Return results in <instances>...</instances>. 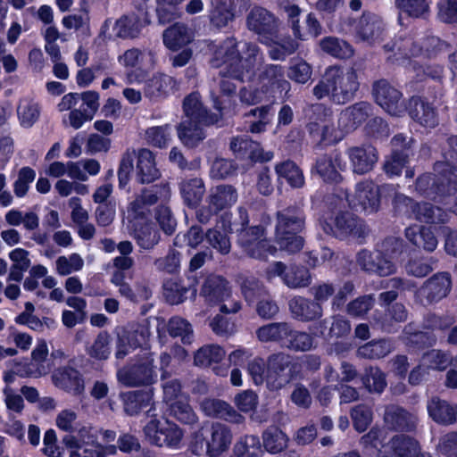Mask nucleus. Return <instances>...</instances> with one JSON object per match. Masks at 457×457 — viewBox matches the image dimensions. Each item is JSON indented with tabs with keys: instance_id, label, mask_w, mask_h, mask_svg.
Instances as JSON below:
<instances>
[{
	"instance_id": "c03bdc74",
	"label": "nucleus",
	"mask_w": 457,
	"mask_h": 457,
	"mask_svg": "<svg viewBox=\"0 0 457 457\" xmlns=\"http://www.w3.org/2000/svg\"><path fill=\"white\" fill-rule=\"evenodd\" d=\"M275 171L278 179H284L295 188L304 185V177L301 169L292 161H285L276 164Z\"/></svg>"
},
{
	"instance_id": "ea45409f",
	"label": "nucleus",
	"mask_w": 457,
	"mask_h": 457,
	"mask_svg": "<svg viewBox=\"0 0 457 457\" xmlns=\"http://www.w3.org/2000/svg\"><path fill=\"white\" fill-rule=\"evenodd\" d=\"M384 420L391 429L395 430L411 429L416 423L413 415L395 405L386 407Z\"/></svg>"
},
{
	"instance_id": "4d7b16f0",
	"label": "nucleus",
	"mask_w": 457,
	"mask_h": 457,
	"mask_svg": "<svg viewBox=\"0 0 457 457\" xmlns=\"http://www.w3.org/2000/svg\"><path fill=\"white\" fill-rule=\"evenodd\" d=\"M234 451L238 457H258L262 453L259 437L245 436L235 445Z\"/></svg>"
},
{
	"instance_id": "e2e57ef3",
	"label": "nucleus",
	"mask_w": 457,
	"mask_h": 457,
	"mask_svg": "<svg viewBox=\"0 0 457 457\" xmlns=\"http://www.w3.org/2000/svg\"><path fill=\"white\" fill-rule=\"evenodd\" d=\"M362 383L369 392L381 393L386 386L385 374L377 367H370L365 370Z\"/></svg>"
},
{
	"instance_id": "680f3d73",
	"label": "nucleus",
	"mask_w": 457,
	"mask_h": 457,
	"mask_svg": "<svg viewBox=\"0 0 457 457\" xmlns=\"http://www.w3.org/2000/svg\"><path fill=\"white\" fill-rule=\"evenodd\" d=\"M170 406V414L185 424H194L197 420V416L187 403V397L172 403Z\"/></svg>"
},
{
	"instance_id": "4468645a",
	"label": "nucleus",
	"mask_w": 457,
	"mask_h": 457,
	"mask_svg": "<svg viewBox=\"0 0 457 457\" xmlns=\"http://www.w3.org/2000/svg\"><path fill=\"white\" fill-rule=\"evenodd\" d=\"M201 295L209 303H219L220 312L224 313H234L239 311L240 304L237 301L230 300V289L227 281L220 276H210L204 281Z\"/></svg>"
},
{
	"instance_id": "3c124183",
	"label": "nucleus",
	"mask_w": 457,
	"mask_h": 457,
	"mask_svg": "<svg viewBox=\"0 0 457 457\" xmlns=\"http://www.w3.org/2000/svg\"><path fill=\"white\" fill-rule=\"evenodd\" d=\"M171 126L169 124L153 126L145 129V140L152 146L164 148L171 139Z\"/></svg>"
},
{
	"instance_id": "7c9ffc66",
	"label": "nucleus",
	"mask_w": 457,
	"mask_h": 457,
	"mask_svg": "<svg viewBox=\"0 0 457 457\" xmlns=\"http://www.w3.org/2000/svg\"><path fill=\"white\" fill-rule=\"evenodd\" d=\"M174 83L170 76L162 73L155 74L145 82L144 95L151 102H158L168 96Z\"/></svg>"
},
{
	"instance_id": "c9c22d12",
	"label": "nucleus",
	"mask_w": 457,
	"mask_h": 457,
	"mask_svg": "<svg viewBox=\"0 0 457 457\" xmlns=\"http://www.w3.org/2000/svg\"><path fill=\"white\" fill-rule=\"evenodd\" d=\"M147 21L144 14H130L119 19L114 25V31L119 37L133 38L139 35Z\"/></svg>"
},
{
	"instance_id": "ddd939ff",
	"label": "nucleus",
	"mask_w": 457,
	"mask_h": 457,
	"mask_svg": "<svg viewBox=\"0 0 457 457\" xmlns=\"http://www.w3.org/2000/svg\"><path fill=\"white\" fill-rule=\"evenodd\" d=\"M237 200L236 189L228 185L218 186L211 189L207 197V205H204L196 212L199 222L205 224L219 212L231 207Z\"/></svg>"
},
{
	"instance_id": "f704fd0d",
	"label": "nucleus",
	"mask_w": 457,
	"mask_h": 457,
	"mask_svg": "<svg viewBox=\"0 0 457 457\" xmlns=\"http://www.w3.org/2000/svg\"><path fill=\"white\" fill-rule=\"evenodd\" d=\"M204 120H184L178 128V135L182 143L189 147L196 145L205 137Z\"/></svg>"
},
{
	"instance_id": "a878e982",
	"label": "nucleus",
	"mask_w": 457,
	"mask_h": 457,
	"mask_svg": "<svg viewBox=\"0 0 457 457\" xmlns=\"http://www.w3.org/2000/svg\"><path fill=\"white\" fill-rule=\"evenodd\" d=\"M52 380L55 386L75 395L82 394L85 390L82 376L77 370L70 367L55 370Z\"/></svg>"
},
{
	"instance_id": "1a4fd4ad",
	"label": "nucleus",
	"mask_w": 457,
	"mask_h": 457,
	"mask_svg": "<svg viewBox=\"0 0 457 457\" xmlns=\"http://www.w3.org/2000/svg\"><path fill=\"white\" fill-rule=\"evenodd\" d=\"M393 202L398 214L413 218L421 222L445 223L449 219L448 212L443 209L435 207L428 203H414L412 199L403 194L395 193Z\"/></svg>"
},
{
	"instance_id": "393cba45",
	"label": "nucleus",
	"mask_w": 457,
	"mask_h": 457,
	"mask_svg": "<svg viewBox=\"0 0 457 457\" xmlns=\"http://www.w3.org/2000/svg\"><path fill=\"white\" fill-rule=\"evenodd\" d=\"M230 149L240 157L248 156L254 162H269L273 158L272 152H265L259 143L251 140L248 137H237L230 142Z\"/></svg>"
},
{
	"instance_id": "9d476101",
	"label": "nucleus",
	"mask_w": 457,
	"mask_h": 457,
	"mask_svg": "<svg viewBox=\"0 0 457 457\" xmlns=\"http://www.w3.org/2000/svg\"><path fill=\"white\" fill-rule=\"evenodd\" d=\"M146 440L158 447L179 448L184 433L174 422L167 419H153L144 427Z\"/></svg>"
},
{
	"instance_id": "c85d7f7f",
	"label": "nucleus",
	"mask_w": 457,
	"mask_h": 457,
	"mask_svg": "<svg viewBox=\"0 0 457 457\" xmlns=\"http://www.w3.org/2000/svg\"><path fill=\"white\" fill-rule=\"evenodd\" d=\"M130 234L138 246L145 250L154 247L160 241V234L153 223L145 220L130 223Z\"/></svg>"
},
{
	"instance_id": "774afa93",
	"label": "nucleus",
	"mask_w": 457,
	"mask_h": 457,
	"mask_svg": "<svg viewBox=\"0 0 457 457\" xmlns=\"http://www.w3.org/2000/svg\"><path fill=\"white\" fill-rule=\"evenodd\" d=\"M36 178V172L30 167H22L19 172L17 179L13 184V191L17 197H23L28 193L30 183Z\"/></svg>"
},
{
	"instance_id": "b1692460",
	"label": "nucleus",
	"mask_w": 457,
	"mask_h": 457,
	"mask_svg": "<svg viewBox=\"0 0 457 457\" xmlns=\"http://www.w3.org/2000/svg\"><path fill=\"white\" fill-rule=\"evenodd\" d=\"M201 410L205 415L222 419L226 421L240 424L244 422L245 418L228 403L214 398H206L201 403Z\"/></svg>"
},
{
	"instance_id": "4be33fe9",
	"label": "nucleus",
	"mask_w": 457,
	"mask_h": 457,
	"mask_svg": "<svg viewBox=\"0 0 457 457\" xmlns=\"http://www.w3.org/2000/svg\"><path fill=\"white\" fill-rule=\"evenodd\" d=\"M149 337V330L142 326L129 331L122 330L118 333L115 356L123 359L131 351L146 345Z\"/></svg>"
},
{
	"instance_id": "e433bc0d",
	"label": "nucleus",
	"mask_w": 457,
	"mask_h": 457,
	"mask_svg": "<svg viewBox=\"0 0 457 457\" xmlns=\"http://www.w3.org/2000/svg\"><path fill=\"white\" fill-rule=\"evenodd\" d=\"M118 62L127 69L134 68L138 64L144 65L147 69H153L156 60L154 54L151 50L131 48L119 55Z\"/></svg>"
},
{
	"instance_id": "09e8293b",
	"label": "nucleus",
	"mask_w": 457,
	"mask_h": 457,
	"mask_svg": "<svg viewBox=\"0 0 457 457\" xmlns=\"http://www.w3.org/2000/svg\"><path fill=\"white\" fill-rule=\"evenodd\" d=\"M226 355L225 350L217 345H208L196 351L194 356L195 365L207 367L218 363Z\"/></svg>"
},
{
	"instance_id": "864d4df0",
	"label": "nucleus",
	"mask_w": 457,
	"mask_h": 457,
	"mask_svg": "<svg viewBox=\"0 0 457 457\" xmlns=\"http://www.w3.org/2000/svg\"><path fill=\"white\" fill-rule=\"evenodd\" d=\"M168 331L172 337H179L184 345H190L194 340L191 324L181 317H172L169 320Z\"/></svg>"
},
{
	"instance_id": "cd10ccee",
	"label": "nucleus",
	"mask_w": 457,
	"mask_h": 457,
	"mask_svg": "<svg viewBox=\"0 0 457 457\" xmlns=\"http://www.w3.org/2000/svg\"><path fill=\"white\" fill-rule=\"evenodd\" d=\"M406 110H408L411 119L424 127L434 128L438 123L435 109L420 97H411Z\"/></svg>"
},
{
	"instance_id": "f8f14e48",
	"label": "nucleus",
	"mask_w": 457,
	"mask_h": 457,
	"mask_svg": "<svg viewBox=\"0 0 457 457\" xmlns=\"http://www.w3.org/2000/svg\"><path fill=\"white\" fill-rule=\"evenodd\" d=\"M237 243L248 256L259 260L275 255L277 252V248L265 238L264 229L261 226L243 228L238 232Z\"/></svg>"
},
{
	"instance_id": "aec40b11",
	"label": "nucleus",
	"mask_w": 457,
	"mask_h": 457,
	"mask_svg": "<svg viewBox=\"0 0 457 457\" xmlns=\"http://www.w3.org/2000/svg\"><path fill=\"white\" fill-rule=\"evenodd\" d=\"M292 379L291 358L285 353H276L267 361V386L278 390Z\"/></svg>"
},
{
	"instance_id": "79ce46f5",
	"label": "nucleus",
	"mask_w": 457,
	"mask_h": 457,
	"mask_svg": "<svg viewBox=\"0 0 457 457\" xmlns=\"http://www.w3.org/2000/svg\"><path fill=\"white\" fill-rule=\"evenodd\" d=\"M319 46L325 54L337 59H348L354 54L353 46L348 42L336 37H323L320 40Z\"/></svg>"
},
{
	"instance_id": "412c9836",
	"label": "nucleus",
	"mask_w": 457,
	"mask_h": 457,
	"mask_svg": "<svg viewBox=\"0 0 457 457\" xmlns=\"http://www.w3.org/2000/svg\"><path fill=\"white\" fill-rule=\"evenodd\" d=\"M451 287L450 275L446 272H439L425 281L416 292V297L422 304L432 303L447 296Z\"/></svg>"
},
{
	"instance_id": "6ab92c4d",
	"label": "nucleus",
	"mask_w": 457,
	"mask_h": 457,
	"mask_svg": "<svg viewBox=\"0 0 457 457\" xmlns=\"http://www.w3.org/2000/svg\"><path fill=\"white\" fill-rule=\"evenodd\" d=\"M247 28L258 35L262 44H269L278 32V22L275 17L262 7L253 8L246 19Z\"/></svg>"
},
{
	"instance_id": "2f4dec72",
	"label": "nucleus",
	"mask_w": 457,
	"mask_h": 457,
	"mask_svg": "<svg viewBox=\"0 0 457 457\" xmlns=\"http://www.w3.org/2000/svg\"><path fill=\"white\" fill-rule=\"evenodd\" d=\"M136 175L137 179L143 184L151 183L160 177L154 155L150 150L143 148L138 151Z\"/></svg>"
},
{
	"instance_id": "423d86ee",
	"label": "nucleus",
	"mask_w": 457,
	"mask_h": 457,
	"mask_svg": "<svg viewBox=\"0 0 457 457\" xmlns=\"http://www.w3.org/2000/svg\"><path fill=\"white\" fill-rule=\"evenodd\" d=\"M303 212L298 207H288L277 212L275 241L279 248L288 253H296L303 245V239L297 234L304 226Z\"/></svg>"
},
{
	"instance_id": "49530a36",
	"label": "nucleus",
	"mask_w": 457,
	"mask_h": 457,
	"mask_svg": "<svg viewBox=\"0 0 457 457\" xmlns=\"http://www.w3.org/2000/svg\"><path fill=\"white\" fill-rule=\"evenodd\" d=\"M222 231L217 224L205 233V237L210 245L221 254H228L231 248V244L228 234L230 232V226L222 225Z\"/></svg>"
},
{
	"instance_id": "dca6fc26",
	"label": "nucleus",
	"mask_w": 457,
	"mask_h": 457,
	"mask_svg": "<svg viewBox=\"0 0 457 457\" xmlns=\"http://www.w3.org/2000/svg\"><path fill=\"white\" fill-rule=\"evenodd\" d=\"M321 227L325 233L339 238H360L365 234L362 221L349 212H340L334 218L324 220L321 221Z\"/></svg>"
},
{
	"instance_id": "c756f323",
	"label": "nucleus",
	"mask_w": 457,
	"mask_h": 457,
	"mask_svg": "<svg viewBox=\"0 0 457 457\" xmlns=\"http://www.w3.org/2000/svg\"><path fill=\"white\" fill-rule=\"evenodd\" d=\"M289 309L293 317L301 321H311L322 316V307L320 303L296 296L290 300Z\"/></svg>"
},
{
	"instance_id": "603ef678",
	"label": "nucleus",
	"mask_w": 457,
	"mask_h": 457,
	"mask_svg": "<svg viewBox=\"0 0 457 457\" xmlns=\"http://www.w3.org/2000/svg\"><path fill=\"white\" fill-rule=\"evenodd\" d=\"M153 398L152 390L145 392H129L123 395L124 410L129 415L137 414L143 407L150 404Z\"/></svg>"
},
{
	"instance_id": "5701e85b",
	"label": "nucleus",
	"mask_w": 457,
	"mask_h": 457,
	"mask_svg": "<svg viewBox=\"0 0 457 457\" xmlns=\"http://www.w3.org/2000/svg\"><path fill=\"white\" fill-rule=\"evenodd\" d=\"M345 168V162L341 154L333 153L320 157L312 170L326 182L338 183L342 180L340 171Z\"/></svg>"
},
{
	"instance_id": "8fccbe9b",
	"label": "nucleus",
	"mask_w": 457,
	"mask_h": 457,
	"mask_svg": "<svg viewBox=\"0 0 457 457\" xmlns=\"http://www.w3.org/2000/svg\"><path fill=\"white\" fill-rule=\"evenodd\" d=\"M262 442L267 452L278 453L287 447L288 438L278 428L270 427L263 432Z\"/></svg>"
},
{
	"instance_id": "9b49d317",
	"label": "nucleus",
	"mask_w": 457,
	"mask_h": 457,
	"mask_svg": "<svg viewBox=\"0 0 457 457\" xmlns=\"http://www.w3.org/2000/svg\"><path fill=\"white\" fill-rule=\"evenodd\" d=\"M117 378L120 383L130 387L154 384L157 373L152 353L145 352L137 363L119 370Z\"/></svg>"
},
{
	"instance_id": "0e129e2a",
	"label": "nucleus",
	"mask_w": 457,
	"mask_h": 457,
	"mask_svg": "<svg viewBox=\"0 0 457 457\" xmlns=\"http://www.w3.org/2000/svg\"><path fill=\"white\" fill-rule=\"evenodd\" d=\"M312 70L311 65L303 59H294L290 62L287 76L290 79L304 84L312 77Z\"/></svg>"
},
{
	"instance_id": "20e7f679",
	"label": "nucleus",
	"mask_w": 457,
	"mask_h": 457,
	"mask_svg": "<svg viewBox=\"0 0 457 457\" xmlns=\"http://www.w3.org/2000/svg\"><path fill=\"white\" fill-rule=\"evenodd\" d=\"M450 46L436 37H428L422 42L415 40L411 36L399 35L392 46L386 45V51L392 52L394 62L403 63L412 57L435 59L441 54L446 52Z\"/></svg>"
},
{
	"instance_id": "6e6d98bb",
	"label": "nucleus",
	"mask_w": 457,
	"mask_h": 457,
	"mask_svg": "<svg viewBox=\"0 0 457 457\" xmlns=\"http://www.w3.org/2000/svg\"><path fill=\"white\" fill-rule=\"evenodd\" d=\"M112 337L105 331L100 332L93 344L87 348V354L96 360H106L112 351Z\"/></svg>"
},
{
	"instance_id": "473e14b6",
	"label": "nucleus",
	"mask_w": 457,
	"mask_h": 457,
	"mask_svg": "<svg viewBox=\"0 0 457 457\" xmlns=\"http://www.w3.org/2000/svg\"><path fill=\"white\" fill-rule=\"evenodd\" d=\"M183 109L187 120H204V124H216L221 118L222 114H208L206 110L202 106L199 95L193 93L187 96L183 103Z\"/></svg>"
},
{
	"instance_id": "5fc2aeb1",
	"label": "nucleus",
	"mask_w": 457,
	"mask_h": 457,
	"mask_svg": "<svg viewBox=\"0 0 457 457\" xmlns=\"http://www.w3.org/2000/svg\"><path fill=\"white\" fill-rule=\"evenodd\" d=\"M393 350V345L387 340L371 341L360 346L357 353L360 357L378 359L387 355Z\"/></svg>"
},
{
	"instance_id": "39448f33",
	"label": "nucleus",
	"mask_w": 457,
	"mask_h": 457,
	"mask_svg": "<svg viewBox=\"0 0 457 457\" xmlns=\"http://www.w3.org/2000/svg\"><path fill=\"white\" fill-rule=\"evenodd\" d=\"M403 247L402 240L387 238L374 252L360 251L357 253L356 262L361 269L367 272L379 276H389L396 270L393 259L402 253Z\"/></svg>"
},
{
	"instance_id": "f3484780",
	"label": "nucleus",
	"mask_w": 457,
	"mask_h": 457,
	"mask_svg": "<svg viewBox=\"0 0 457 457\" xmlns=\"http://www.w3.org/2000/svg\"><path fill=\"white\" fill-rule=\"evenodd\" d=\"M371 106L365 102L356 103L341 111L337 120V129L330 134V138L342 140L349 132L357 129L370 115Z\"/></svg>"
},
{
	"instance_id": "13d9d810",
	"label": "nucleus",
	"mask_w": 457,
	"mask_h": 457,
	"mask_svg": "<svg viewBox=\"0 0 457 457\" xmlns=\"http://www.w3.org/2000/svg\"><path fill=\"white\" fill-rule=\"evenodd\" d=\"M308 129L314 137H317L320 142L334 144L340 141L330 138V134L337 130V127H335L334 123L326 118L320 119V122H311L308 125Z\"/></svg>"
},
{
	"instance_id": "0eeeda50",
	"label": "nucleus",
	"mask_w": 457,
	"mask_h": 457,
	"mask_svg": "<svg viewBox=\"0 0 457 457\" xmlns=\"http://www.w3.org/2000/svg\"><path fill=\"white\" fill-rule=\"evenodd\" d=\"M233 440L231 429L220 422H208L195 432L193 452L201 454L205 451L210 457H217L228 450Z\"/></svg>"
},
{
	"instance_id": "a19ab883",
	"label": "nucleus",
	"mask_w": 457,
	"mask_h": 457,
	"mask_svg": "<svg viewBox=\"0 0 457 457\" xmlns=\"http://www.w3.org/2000/svg\"><path fill=\"white\" fill-rule=\"evenodd\" d=\"M427 408L429 416L437 423L451 424L456 420L457 408L437 397H433Z\"/></svg>"
},
{
	"instance_id": "bf43d9fd",
	"label": "nucleus",
	"mask_w": 457,
	"mask_h": 457,
	"mask_svg": "<svg viewBox=\"0 0 457 457\" xmlns=\"http://www.w3.org/2000/svg\"><path fill=\"white\" fill-rule=\"evenodd\" d=\"M283 282L290 288H299L309 286L312 278L306 269L291 267L284 274Z\"/></svg>"
},
{
	"instance_id": "f257e3e1",
	"label": "nucleus",
	"mask_w": 457,
	"mask_h": 457,
	"mask_svg": "<svg viewBox=\"0 0 457 457\" xmlns=\"http://www.w3.org/2000/svg\"><path fill=\"white\" fill-rule=\"evenodd\" d=\"M209 48L212 54L211 64L215 68H222L220 74L223 77L220 81L222 96L213 99L214 107L219 112L231 109L233 112H237L236 106H231L228 100L230 94L235 92L236 86L227 77L240 80L252 79L255 69L262 64L263 56L259 47L252 43H244L239 50L233 37L219 44L212 43Z\"/></svg>"
},
{
	"instance_id": "58836bf2",
	"label": "nucleus",
	"mask_w": 457,
	"mask_h": 457,
	"mask_svg": "<svg viewBox=\"0 0 457 457\" xmlns=\"http://www.w3.org/2000/svg\"><path fill=\"white\" fill-rule=\"evenodd\" d=\"M405 237L412 245L428 252H433L438 244L430 229L418 225L409 226L405 229Z\"/></svg>"
},
{
	"instance_id": "4c0bfd02",
	"label": "nucleus",
	"mask_w": 457,
	"mask_h": 457,
	"mask_svg": "<svg viewBox=\"0 0 457 457\" xmlns=\"http://www.w3.org/2000/svg\"><path fill=\"white\" fill-rule=\"evenodd\" d=\"M16 112L20 125L29 129L39 120L41 107L35 99L23 97L20 99Z\"/></svg>"
},
{
	"instance_id": "f03ea898",
	"label": "nucleus",
	"mask_w": 457,
	"mask_h": 457,
	"mask_svg": "<svg viewBox=\"0 0 457 457\" xmlns=\"http://www.w3.org/2000/svg\"><path fill=\"white\" fill-rule=\"evenodd\" d=\"M359 87L354 68L333 65L325 70L322 79L312 91L318 99L328 96L332 102L344 104L353 99Z\"/></svg>"
},
{
	"instance_id": "de8ad7c7",
	"label": "nucleus",
	"mask_w": 457,
	"mask_h": 457,
	"mask_svg": "<svg viewBox=\"0 0 457 457\" xmlns=\"http://www.w3.org/2000/svg\"><path fill=\"white\" fill-rule=\"evenodd\" d=\"M450 364L457 369V357L453 360L448 353L441 350H430L425 353L421 358V365L431 370H444Z\"/></svg>"
},
{
	"instance_id": "bb28decb",
	"label": "nucleus",
	"mask_w": 457,
	"mask_h": 457,
	"mask_svg": "<svg viewBox=\"0 0 457 457\" xmlns=\"http://www.w3.org/2000/svg\"><path fill=\"white\" fill-rule=\"evenodd\" d=\"M348 157L355 173L364 174L372 170L378 161L376 149L370 145L351 147Z\"/></svg>"
},
{
	"instance_id": "72a5a7b5",
	"label": "nucleus",
	"mask_w": 457,
	"mask_h": 457,
	"mask_svg": "<svg viewBox=\"0 0 457 457\" xmlns=\"http://www.w3.org/2000/svg\"><path fill=\"white\" fill-rule=\"evenodd\" d=\"M194 35L192 31L183 23H176L163 32L162 38L164 46L171 50L178 51L192 42Z\"/></svg>"
},
{
	"instance_id": "6e6552de",
	"label": "nucleus",
	"mask_w": 457,
	"mask_h": 457,
	"mask_svg": "<svg viewBox=\"0 0 457 457\" xmlns=\"http://www.w3.org/2000/svg\"><path fill=\"white\" fill-rule=\"evenodd\" d=\"M446 166L443 162H437L434 167L435 174H424L417 179L416 191L439 202L454 194L457 190L456 175L451 173V177H447Z\"/></svg>"
},
{
	"instance_id": "a211bd4d",
	"label": "nucleus",
	"mask_w": 457,
	"mask_h": 457,
	"mask_svg": "<svg viewBox=\"0 0 457 457\" xmlns=\"http://www.w3.org/2000/svg\"><path fill=\"white\" fill-rule=\"evenodd\" d=\"M373 95L377 104L389 114L401 116L405 112L403 94L386 80H379L374 84Z\"/></svg>"
},
{
	"instance_id": "338daca9",
	"label": "nucleus",
	"mask_w": 457,
	"mask_h": 457,
	"mask_svg": "<svg viewBox=\"0 0 457 457\" xmlns=\"http://www.w3.org/2000/svg\"><path fill=\"white\" fill-rule=\"evenodd\" d=\"M432 259L416 257L410 259L404 265L406 273L416 278H423L433 270Z\"/></svg>"
},
{
	"instance_id": "69168bd1",
	"label": "nucleus",
	"mask_w": 457,
	"mask_h": 457,
	"mask_svg": "<svg viewBox=\"0 0 457 457\" xmlns=\"http://www.w3.org/2000/svg\"><path fill=\"white\" fill-rule=\"evenodd\" d=\"M287 347L295 351H310L314 345V338L312 335L306 332L293 331L287 337L285 343Z\"/></svg>"
},
{
	"instance_id": "7ed1b4c3",
	"label": "nucleus",
	"mask_w": 457,
	"mask_h": 457,
	"mask_svg": "<svg viewBox=\"0 0 457 457\" xmlns=\"http://www.w3.org/2000/svg\"><path fill=\"white\" fill-rule=\"evenodd\" d=\"M389 190H393L390 185L378 187L372 181H363L357 184L355 193L351 198L343 187H339L337 188V193L327 196L326 204L331 210L345 208L348 204L356 211L373 213L379 208L381 195Z\"/></svg>"
},
{
	"instance_id": "2eb2a0df",
	"label": "nucleus",
	"mask_w": 457,
	"mask_h": 457,
	"mask_svg": "<svg viewBox=\"0 0 457 457\" xmlns=\"http://www.w3.org/2000/svg\"><path fill=\"white\" fill-rule=\"evenodd\" d=\"M341 29L354 35L358 39L368 43L378 40L384 30L382 20L371 12H364L358 20L345 19L341 23Z\"/></svg>"
},
{
	"instance_id": "37998d69",
	"label": "nucleus",
	"mask_w": 457,
	"mask_h": 457,
	"mask_svg": "<svg viewBox=\"0 0 457 457\" xmlns=\"http://www.w3.org/2000/svg\"><path fill=\"white\" fill-rule=\"evenodd\" d=\"M204 185L201 179H187L180 184V193L186 204L195 207L204 194Z\"/></svg>"
},
{
	"instance_id": "a18cd8bd",
	"label": "nucleus",
	"mask_w": 457,
	"mask_h": 457,
	"mask_svg": "<svg viewBox=\"0 0 457 457\" xmlns=\"http://www.w3.org/2000/svg\"><path fill=\"white\" fill-rule=\"evenodd\" d=\"M290 332L291 328L287 323L276 322L259 328L256 336L262 342H280L287 339Z\"/></svg>"
},
{
	"instance_id": "052dcab7",
	"label": "nucleus",
	"mask_w": 457,
	"mask_h": 457,
	"mask_svg": "<svg viewBox=\"0 0 457 457\" xmlns=\"http://www.w3.org/2000/svg\"><path fill=\"white\" fill-rule=\"evenodd\" d=\"M55 264L57 273L61 276H67L81 270L84 267V260L79 253H73L69 256L58 257Z\"/></svg>"
}]
</instances>
